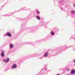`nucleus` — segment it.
<instances>
[{"instance_id": "nucleus-1", "label": "nucleus", "mask_w": 75, "mask_h": 75, "mask_svg": "<svg viewBox=\"0 0 75 75\" xmlns=\"http://www.w3.org/2000/svg\"><path fill=\"white\" fill-rule=\"evenodd\" d=\"M16 66H17V65H16V64H13L12 66V68L13 69L14 68H16Z\"/></svg>"}, {"instance_id": "nucleus-2", "label": "nucleus", "mask_w": 75, "mask_h": 75, "mask_svg": "<svg viewBox=\"0 0 75 75\" xmlns=\"http://www.w3.org/2000/svg\"><path fill=\"white\" fill-rule=\"evenodd\" d=\"M7 36H8V37H11V35L9 33H7Z\"/></svg>"}, {"instance_id": "nucleus-3", "label": "nucleus", "mask_w": 75, "mask_h": 75, "mask_svg": "<svg viewBox=\"0 0 75 75\" xmlns=\"http://www.w3.org/2000/svg\"><path fill=\"white\" fill-rule=\"evenodd\" d=\"M1 57H4V53H3V52L2 51L1 52Z\"/></svg>"}, {"instance_id": "nucleus-4", "label": "nucleus", "mask_w": 75, "mask_h": 75, "mask_svg": "<svg viewBox=\"0 0 75 75\" xmlns=\"http://www.w3.org/2000/svg\"><path fill=\"white\" fill-rule=\"evenodd\" d=\"M10 48H13V47H14V45H13V44H11L10 45Z\"/></svg>"}, {"instance_id": "nucleus-5", "label": "nucleus", "mask_w": 75, "mask_h": 75, "mask_svg": "<svg viewBox=\"0 0 75 75\" xmlns=\"http://www.w3.org/2000/svg\"><path fill=\"white\" fill-rule=\"evenodd\" d=\"M71 73L72 74H75V70H72L71 71Z\"/></svg>"}, {"instance_id": "nucleus-6", "label": "nucleus", "mask_w": 75, "mask_h": 75, "mask_svg": "<svg viewBox=\"0 0 75 75\" xmlns=\"http://www.w3.org/2000/svg\"><path fill=\"white\" fill-rule=\"evenodd\" d=\"M36 17L38 20H40V18L38 16H36Z\"/></svg>"}, {"instance_id": "nucleus-7", "label": "nucleus", "mask_w": 75, "mask_h": 75, "mask_svg": "<svg viewBox=\"0 0 75 75\" xmlns=\"http://www.w3.org/2000/svg\"><path fill=\"white\" fill-rule=\"evenodd\" d=\"M50 34L52 35H54V33L53 31L51 32Z\"/></svg>"}, {"instance_id": "nucleus-8", "label": "nucleus", "mask_w": 75, "mask_h": 75, "mask_svg": "<svg viewBox=\"0 0 75 75\" xmlns=\"http://www.w3.org/2000/svg\"><path fill=\"white\" fill-rule=\"evenodd\" d=\"M48 52H46L45 54V57H46V56H47V55H48Z\"/></svg>"}, {"instance_id": "nucleus-9", "label": "nucleus", "mask_w": 75, "mask_h": 75, "mask_svg": "<svg viewBox=\"0 0 75 75\" xmlns=\"http://www.w3.org/2000/svg\"><path fill=\"white\" fill-rule=\"evenodd\" d=\"M8 61H9V58H8L6 59V62H8Z\"/></svg>"}, {"instance_id": "nucleus-10", "label": "nucleus", "mask_w": 75, "mask_h": 75, "mask_svg": "<svg viewBox=\"0 0 75 75\" xmlns=\"http://www.w3.org/2000/svg\"><path fill=\"white\" fill-rule=\"evenodd\" d=\"M37 14H40V12H39V11H37Z\"/></svg>"}, {"instance_id": "nucleus-11", "label": "nucleus", "mask_w": 75, "mask_h": 75, "mask_svg": "<svg viewBox=\"0 0 75 75\" xmlns=\"http://www.w3.org/2000/svg\"><path fill=\"white\" fill-rule=\"evenodd\" d=\"M4 62H7V61H6L5 60H4Z\"/></svg>"}, {"instance_id": "nucleus-12", "label": "nucleus", "mask_w": 75, "mask_h": 75, "mask_svg": "<svg viewBox=\"0 0 75 75\" xmlns=\"http://www.w3.org/2000/svg\"><path fill=\"white\" fill-rule=\"evenodd\" d=\"M75 12V11H71V12L72 13H74Z\"/></svg>"}, {"instance_id": "nucleus-13", "label": "nucleus", "mask_w": 75, "mask_h": 75, "mask_svg": "<svg viewBox=\"0 0 75 75\" xmlns=\"http://www.w3.org/2000/svg\"><path fill=\"white\" fill-rule=\"evenodd\" d=\"M74 62L75 63V60H74Z\"/></svg>"}, {"instance_id": "nucleus-14", "label": "nucleus", "mask_w": 75, "mask_h": 75, "mask_svg": "<svg viewBox=\"0 0 75 75\" xmlns=\"http://www.w3.org/2000/svg\"><path fill=\"white\" fill-rule=\"evenodd\" d=\"M74 7H75V5H74Z\"/></svg>"}]
</instances>
